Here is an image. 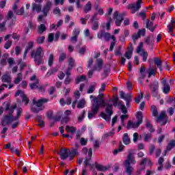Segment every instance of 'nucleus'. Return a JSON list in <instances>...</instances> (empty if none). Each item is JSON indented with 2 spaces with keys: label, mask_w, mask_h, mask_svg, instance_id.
<instances>
[{
  "label": "nucleus",
  "mask_w": 175,
  "mask_h": 175,
  "mask_svg": "<svg viewBox=\"0 0 175 175\" xmlns=\"http://www.w3.org/2000/svg\"><path fill=\"white\" fill-rule=\"evenodd\" d=\"M136 160L135 156H133V150L129 152L127 159L124 161V165H135Z\"/></svg>",
  "instance_id": "16"
},
{
  "label": "nucleus",
  "mask_w": 175,
  "mask_h": 175,
  "mask_svg": "<svg viewBox=\"0 0 175 175\" xmlns=\"http://www.w3.org/2000/svg\"><path fill=\"white\" fill-rule=\"evenodd\" d=\"M142 99H143V93H140L137 98H135V102H136V103H140V100H142Z\"/></svg>",
  "instance_id": "56"
},
{
  "label": "nucleus",
  "mask_w": 175,
  "mask_h": 175,
  "mask_svg": "<svg viewBox=\"0 0 175 175\" xmlns=\"http://www.w3.org/2000/svg\"><path fill=\"white\" fill-rule=\"evenodd\" d=\"M54 64V55L53 54H50L48 59V65L49 66H53Z\"/></svg>",
  "instance_id": "48"
},
{
  "label": "nucleus",
  "mask_w": 175,
  "mask_h": 175,
  "mask_svg": "<svg viewBox=\"0 0 175 175\" xmlns=\"http://www.w3.org/2000/svg\"><path fill=\"white\" fill-rule=\"evenodd\" d=\"M174 27H175V21H174V19H172L171 23L167 25V29H168L169 33L173 32Z\"/></svg>",
  "instance_id": "39"
},
{
  "label": "nucleus",
  "mask_w": 175,
  "mask_h": 175,
  "mask_svg": "<svg viewBox=\"0 0 175 175\" xmlns=\"http://www.w3.org/2000/svg\"><path fill=\"white\" fill-rule=\"evenodd\" d=\"M93 103L92 105V110L88 111V117L89 120H92L94 118L96 114H98V111H99V105L98 104V98H93Z\"/></svg>",
  "instance_id": "6"
},
{
  "label": "nucleus",
  "mask_w": 175,
  "mask_h": 175,
  "mask_svg": "<svg viewBox=\"0 0 175 175\" xmlns=\"http://www.w3.org/2000/svg\"><path fill=\"white\" fill-rule=\"evenodd\" d=\"M23 81V74L21 72L18 73L16 78L14 81V84H19L20 81Z\"/></svg>",
  "instance_id": "41"
},
{
  "label": "nucleus",
  "mask_w": 175,
  "mask_h": 175,
  "mask_svg": "<svg viewBox=\"0 0 175 175\" xmlns=\"http://www.w3.org/2000/svg\"><path fill=\"white\" fill-rule=\"evenodd\" d=\"M144 43L143 42H139L138 46L137 47L136 49V53L137 54H139L141 57H142V61L144 62H147V58H148V53L143 49Z\"/></svg>",
  "instance_id": "10"
},
{
  "label": "nucleus",
  "mask_w": 175,
  "mask_h": 175,
  "mask_svg": "<svg viewBox=\"0 0 175 175\" xmlns=\"http://www.w3.org/2000/svg\"><path fill=\"white\" fill-rule=\"evenodd\" d=\"M150 110L152 111V116L153 117H158V108L155 105H152Z\"/></svg>",
  "instance_id": "38"
},
{
  "label": "nucleus",
  "mask_w": 175,
  "mask_h": 175,
  "mask_svg": "<svg viewBox=\"0 0 175 175\" xmlns=\"http://www.w3.org/2000/svg\"><path fill=\"white\" fill-rule=\"evenodd\" d=\"M96 169H97V170H98V172H107V170L110 169V166H103L100 164H96L95 165Z\"/></svg>",
  "instance_id": "26"
},
{
  "label": "nucleus",
  "mask_w": 175,
  "mask_h": 175,
  "mask_svg": "<svg viewBox=\"0 0 175 175\" xmlns=\"http://www.w3.org/2000/svg\"><path fill=\"white\" fill-rule=\"evenodd\" d=\"M44 40H46V37H44V36H40L36 39V43H37V44H43Z\"/></svg>",
  "instance_id": "40"
},
{
  "label": "nucleus",
  "mask_w": 175,
  "mask_h": 175,
  "mask_svg": "<svg viewBox=\"0 0 175 175\" xmlns=\"http://www.w3.org/2000/svg\"><path fill=\"white\" fill-rule=\"evenodd\" d=\"M32 9L33 10H36V12L39 13L42 12V5H40V4L33 3L32 5Z\"/></svg>",
  "instance_id": "43"
},
{
  "label": "nucleus",
  "mask_w": 175,
  "mask_h": 175,
  "mask_svg": "<svg viewBox=\"0 0 175 175\" xmlns=\"http://www.w3.org/2000/svg\"><path fill=\"white\" fill-rule=\"evenodd\" d=\"M126 14V12L120 14L118 11L113 13V20H115V25L116 27H121L122 21H124V16Z\"/></svg>",
  "instance_id": "11"
},
{
  "label": "nucleus",
  "mask_w": 175,
  "mask_h": 175,
  "mask_svg": "<svg viewBox=\"0 0 175 175\" xmlns=\"http://www.w3.org/2000/svg\"><path fill=\"white\" fill-rule=\"evenodd\" d=\"M66 131L68 133H75L76 132V129L73 126H66Z\"/></svg>",
  "instance_id": "46"
},
{
  "label": "nucleus",
  "mask_w": 175,
  "mask_h": 175,
  "mask_svg": "<svg viewBox=\"0 0 175 175\" xmlns=\"http://www.w3.org/2000/svg\"><path fill=\"white\" fill-rule=\"evenodd\" d=\"M152 138V134L150 133L144 134V142H150V140H151Z\"/></svg>",
  "instance_id": "52"
},
{
  "label": "nucleus",
  "mask_w": 175,
  "mask_h": 175,
  "mask_svg": "<svg viewBox=\"0 0 175 175\" xmlns=\"http://www.w3.org/2000/svg\"><path fill=\"white\" fill-rule=\"evenodd\" d=\"M92 10V3L91 1H88L83 8L84 13H88Z\"/></svg>",
  "instance_id": "27"
},
{
  "label": "nucleus",
  "mask_w": 175,
  "mask_h": 175,
  "mask_svg": "<svg viewBox=\"0 0 175 175\" xmlns=\"http://www.w3.org/2000/svg\"><path fill=\"white\" fill-rule=\"evenodd\" d=\"M119 95L121 99H124V100L126 101V107H131V102H132V94H125L124 91H120Z\"/></svg>",
  "instance_id": "13"
},
{
  "label": "nucleus",
  "mask_w": 175,
  "mask_h": 175,
  "mask_svg": "<svg viewBox=\"0 0 175 175\" xmlns=\"http://www.w3.org/2000/svg\"><path fill=\"white\" fill-rule=\"evenodd\" d=\"M17 107V105H12L10 109H8L9 113L8 114V116H10V117H13V116L12 114H13L14 113V109H16Z\"/></svg>",
  "instance_id": "50"
},
{
  "label": "nucleus",
  "mask_w": 175,
  "mask_h": 175,
  "mask_svg": "<svg viewBox=\"0 0 175 175\" xmlns=\"http://www.w3.org/2000/svg\"><path fill=\"white\" fill-rule=\"evenodd\" d=\"M66 59V53L65 52H63L60 54L59 57V62H64V60Z\"/></svg>",
  "instance_id": "54"
},
{
  "label": "nucleus",
  "mask_w": 175,
  "mask_h": 175,
  "mask_svg": "<svg viewBox=\"0 0 175 175\" xmlns=\"http://www.w3.org/2000/svg\"><path fill=\"white\" fill-rule=\"evenodd\" d=\"M154 62L155 64V65H157V68H159V69L162 71V61L158 58V57H155Z\"/></svg>",
  "instance_id": "35"
},
{
  "label": "nucleus",
  "mask_w": 175,
  "mask_h": 175,
  "mask_svg": "<svg viewBox=\"0 0 175 175\" xmlns=\"http://www.w3.org/2000/svg\"><path fill=\"white\" fill-rule=\"evenodd\" d=\"M93 99H97V105H98V107H107L105 108V111L101 113V117L105 121H110L111 120V116H113V104L105 103L103 100V94L102 93H99V95L97 97H94Z\"/></svg>",
  "instance_id": "1"
},
{
  "label": "nucleus",
  "mask_w": 175,
  "mask_h": 175,
  "mask_svg": "<svg viewBox=\"0 0 175 175\" xmlns=\"http://www.w3.org/2000/svg\"><path fill=\"white\" fill-rule=\"evenodd\" d=\"M132 54H133V45L132 44H129V50L126 52L124 57H126L127 59H131V58H132Z\"/></svg>",
  "instance_id": "24"
},
{
  "label": "nucleus",
  "mask_w": 175,
  "mask_h": 175,
  "mask_svg": "<svg viewBox=\"0 0 175 175\" xmlns=\"http://www.w3.org/2000/svg\"><path fill=\"white\" fill-rule=\"evenodd\" d=\"M138 33L139 36H146V29H139Z\"/></svg>",
  "instance_id": "61"
},
{
  "label": "nucleus",
  "mask_w": 175,
  "mask_h": 175,
  "mask_svg": "<svg viewBox=\"0 0 175 175\" xmlns=\"http://www.w3.org/2000/svg\"><path fill=\"white\" fill-rule=\"evenodd\" d=\"M146 27L151 32H154V31H155V28H157V25L154 26V23L150 21H148L146 24Z\"/></svg>",
  "instance_id": "25"
},
{
  "label": "nucleus",
  "mask_w": 175,
  "mask_h": 175,
  "mask_svg": "<svg viewBox=\"0 0 175 175\" xmlns=\"http://www.w3.org/2000/svg\"><path fill=\"white\" fill-rule=\"evenodd\" d=\"M125 172L128 175H132L135 169L131 165L124 164Z\"/></svg>",
  "instance_id": "28"
},
{
  "label": "nucleus",
  "mask_w": 175,
  "mask_h": 175,
  "mask_svg": "<svg viewBox=\"0 0 175 175\" xmlns=\"http://www.w3.org/2000/svg\"><path fill=\"white\" fill-rule=\"evenodd\" d=\"M49 102V99L47 98H40L38 100H36V99H33V105L31 107V111L33 113H38L39 111H42L43 110V108H39L42 107L44 103H47Z\"/></svg>",
  "instance_id": "5"
},
{
  "label": "nucleus",
  "mask_w": 175,
  "mask_h": 175,
  "mask_svg": "<svg viewBox=\"0 0 175 175\" xmlns=\"http://www.w3.org/2000/svg\"><path fill=\"white\" fill-rule=\"evenodd\" d=\"M87 80V77L85 75H81L77 77L76 81L77 84H79V83H81V81H85Z\"/></svg>",
  "instance_id": "47"
},
{
  "label": "nucleus",
  "mask_w": 175,
  "mask_h": 175,
  "mask_svg": "<svg viewBox=\"0 0 175 175\" xmlns=\"http://www.w3.org/2000/svg\"><path fill=\"white\" fill-rule=\"evenodd\" d=\"M92 159V149L90 148L88 152V157H85L83 163H85V168L87 169V166H90V169L92 170L94 164H91V160Z\"/></svg>",
  "instance_id": "14"
},
{
  "label": "nucleus",
  "mask_w": 175,
  "mask_h": 175,
  "mask_svg": "<svg viewBox=\"0 0 175 175\" xmlns=\"http://www.w3.org/2000/svg\"><path fill=\"white\" fill-rule=\"evenodd\" d=\"M85 106V99H81L78 102L77 107L78 109H83Z\"/></svg>",
  "instance_id": "45"
},
{
  "label": "nucleus",
  "mask_w": 175,
  "mask_h": 175,
  "mask_svg": "<svg viewBox=\"0 0 175 175\" xmlns=\"http://www.w3.org/2000/svg\"><path fill=\"white\" fill-rule=\"evenodd\" d=\"M44 55V51L43 48L39 46L36 51L31 52V57H34V62L38 65H42L44 64V59L43 56Z\"/></svg>",
  "instance_id": "4"
},
{
  "label": "nucleus",
  "mask_w": 175,
  "mask_h": 175,
  "mask_svg": "<svg viewBox=\"0 0 175 175\" xmlns=\"http://www.w3.org/2000/svg\"><path fill=\"white\" fill-rule=\"evenodd\" d=\"M51 1H48L45 5V6H44L43 9H42V13L44 14V16H47V14L49 13V12H50V9H51Z\"/></svg>",
  "instance_id": "23"
},
{
  "label": "nucleus",
  "mask_w": 175,
  "mask_h": 175,
  "mask_svg": "<svg viewBox=\"0 0 175 175\" xmlns=\"http://www.w3.org/2000/svg\"><path fill=\"white\" fill-rule=\"evenodd\" d=\"M33 49V41H29L27 43V46L25 48L24 54H23V58H27V54L29 52L30 50H32Z\"/></svg>",
  "instance_id": "22"
},
{
  "label": "nucleus",
  "mask_w": 175,
  "mask_h": 175,
  "mask_svg": "<svg viewBox=\"0 0 175 175\" xmlns=\"http://www.w3.org/2000/svg\"><path fill=\"white\" fill-rule=\"evenodd\" d=\"M103 68V59L98 58L96 60V65L94 66L93 70H96L97 72H100Z\"/></svg>",
  "instance_id": "18"
},
{
  "label": "nucleus",
  "mask_w": 175,
  "mask_h": 175,
  "mask_svg": "<svg viewBox=\"0 0 175 175\" xmlns=\"http://www.w3.org/2000/svg\"><path fill=\"white\" fill-rule=\"evenodd\" d=\"M15 13L18 16H23V14H24V7H22L20 10H17Z\"/></svg>",
  "instance_id": "57"
},
{
  "label": "nucleus",
  "mask_w": 175,
  "mask_h": 175,
  "mask_svg": "<svg viewBox=\"0 0 175 175\" xmlns=\"http://www.w3.org/2000/svg\"><path fill=\"white\" fill-rule=\"evenodd\" d=\"M139 77L138 78V81L142 85H144L143 83V79L146 78V76H147L146 73L148 74V77L150 79L152 76H156L157 75V68H152V67H150L146 72V67L142 66L141 67V69L139 70Z\"/></svg>",
  "instance_id": "2"
},
{
  "label": "nucleus",
  "mask_w": 175,
  "mask_h": 175,
  "mask_svg": "<svg viewBox=\"0 0 175 175\" xmlns=\"http://www.w3.org/2000/svg\"><path fill=\"white\" fill-rule=\"evenodd\" d=\"M158 88H159V83L158 81H154L152 85V94L153 96H157V92H158Z\"/></svg>",
  "instance_id": "29"
},
{
  "label": "nucleus",
  "mask_w": 175,
  "mask_h": 175,
  "mask_svg": "<svg viewBox=\"0 0 175 175\" xmlns=\"http://www.w3.org/2000/svg\"><path fill=\"white\" fill-rule=\"evenodd\" d=\"M13 17H14L13 11H9L7 16L5 17V21L2 23H0V29L3 30L5 25H6V23L8 27H12V25L14 24V21L12 19Z\"/></svg>",
  "instance_id": "8"
},
{
  "label": "nucleus",
  "mask_w": 175,
  "mask_h": 175,
  "mask_svg": "<svg viewBox=\"0 0 175 175\" xmlns=\"http://www.w3.org/2000/svg\"><path fill=\"white\" fill-rule=\"evenodd\" d=\"M2 82L3 83H10L12 81H11V79L10 77L8 75H3L2 77Z\"/></svg>",
  "instance_id": "42"
},
{
  "label": "nucleus",
  "mask_w": 175,
  "mask_h": 175,
  "mask_svg": "<svg viewBox=\"0 0 175 175\" xmlns=\"http://www.w3.org/2000/svg\"><path fill=\"white\" fill-rule=\"evenodd\" d=\"M75 66V59L73 58L70 57L68 59V69H72Z\"/></svg>",
  "instance_id": "53"
},
{
  "label": "nucleus",
  "mask_w": 175,
  "mask_h": 175,
  "mask_svg": "<svg viewBox=\"0 0 175 175\" xmlns=\"http://www.w3.org/2000/svg\"><path fill=\"white\" fill-rule=\"evenodd\" d=\"M122 140L124 144L128 146V144H131V138H129V135L128 133H124L122 137Z\"/></svg>",
  "instance_id": "30"
},
{
  "label": "nucleus",
  "mask_w": 175,
  "mask_h": 175,
  "mask_svg": "<svg viewBox=\"0 0 175 175\" xmlns=\"http://www.w3.org/2000/svg\"><path fill=\"white\" fill-rule=\"evenodd\" d=\"M46 29H47L46 25L44 24H41L38 27V33L40 35H42V33H43V32H44Z\"/></svg>",
  "instance_id": "33"
},
{
  "label": "nucleus",
  "mask_w": 175,
  "mask_h": 175,
  "mask_svg": "<svg viewBox=\"0 0 175 175\" xmlns=\"http://www.w3.org/2000/svg\"><path fill=\"white\" fill-rule=\"evenodd\" d=\"M109 102H112V109H113V106L115 107H117V104L118 103V96H114L112 99L109 100Z\"/></svg>",
  "instance_id": "44"
},
{
  "label": "nucleus",
  "mask_w": 175,
  "mask_h": 175,
  "mask_svg": "<svg viewBox=\"0 0 175 175\" xmlns=\"http://www.w3.org/2000/svg\"><path fill=\"white\" fill-rule=\"evenodd\" d=\"M53 13H54V14H57L58 16H61V10L59 9V8L56 7L53 10Z\"/></svg>",
  "instance_id": "60"
},
{
  "label": "nucleus",
  "mask_w": 175,
  "mask_h": 175,
  "mask_svg": "<svg viewBox=\"0 0 175 175\" xmlns=\"http://www.w3.org/2000/svg\"><path fill=\"white\" fill-rule=\"evenodd\" d=\"M146 126L149 129V132L152 133V132H155V129H154V127H152V124L150 123V120L146 119Z\"/></svg>",
  "instance_id": "31"
},
{
  "label": "nucleus",
  "mask_w": 175,
  "mask_h": 175,
  "mask_svg": "<svg viewBox=\"0 0 175 175\" xmlns=\"http://www.w3.org/2000/svg\"><path fill=\"white\" fill-rule=\"evenodd\" d=\"M166 117V111H162L159 117H157V121H160V120H163Z\"/></svg>",
  "instance_id": "55"
},
{
  "label": "nucleus",
  "mask_w": 175,
  "mask_h": 175,
  "mask_svg": "<svg viewBox=\"0 0 175 175\" xmlns=\"http://www.w3.org/2000/svg\"><path fill=\"white\" fill-rule=\"evenodd\" d=\"M12 46V41L8 40L6 42V43L4 45V48L6 49V50H8V49H10V46Z\"/></svg>",
  "instance_id": "63"
},
{
  "label": "nucleus",
  "mask_w": 175,
  "mask_h": 175,
  "mask_svg": "<svg viewBox=\"0 0 175 175\" xmlns=\"http://www.w3.org/2000/svg\"><path fill=\"white\" fill-rule=\"evenodd\" d=\"M161 84L163 85V92L164 94H169L170 92V85H169L167 81L165 78L161 79Z\"/></svg>",
  "instance_id": "17"
},
{
  "label": "nucleus",
  "mask_w": 175,
  "mask_h": 175,
  "mask_svg": "<svg viewBox=\"0 0 175 175\" xmlns=\"http://www.w3.org/2000/svg\"><path fill=\"white\" fill-rule=\"evenodd\" d=\"M155 41L154 40V36H148L145 42L148 46H149V50H152L154 49V42Z\"/></svg>",
  "instance_id": "21"
},
{
  "label": "nucleus",
  "mask_w": 175,
  "mask_h": 175,
  "mask_svg": "<svg viewBox=\"0 0 175 175\" xmlns=\"http://www.w3.org/2000/svg\"><path fill=\"white\" fill-rule=\"evenodd\" d=\"M70 152V150L67 148L62 149L60 151L59 157L61 159L65 161V159H68L69 157V154Z\"/></svg>",
  "instance_id": "20"
},
{
  "label": "nucleus",
  "mask_w": 175,
  "mask_h": 175,
  "mask_svg": "<svg viewBox=\"0 0 175 175\" xmlns=\"http://www.w3.org/2000/svg\"><path fill=\"white\" fill-rule=\"evenodd\" d=\"M21 113H23V109L18 108L16 117L10 116L9 115L4 116L1 120V125H2V126H6L7 125H9V124H12L13 121H17V120L20 118Z\"/></svg>",
  "instance_id": "3"
},
{
  "label": "nucleus",
  "mask_w": 175,
  "mask_h": 175,
  "mask_svg": "<svg viewBox=\"0 0 175 175\" xmlns=\"http://www.w3.org/2000/svg\"><path fill=\"white\" fill-rule=\"evenodd\" d=\"M58 69H59L58 67H55L51 68L49 71L47 72L46 75V77H49V76H51L55 73H57V72H58Z\"/></svg>",
  "instance_id": "37"
},
{
  "label": "nucleus",
  "mask_w": 175,
  "mask_h": 175,
  "mask_svg": "<svg viewBox=\"0 0 175 175\" xmlns=\"http://www.w3.org/2000/svg\"><path fill=\"white\" fill-rule=\"evenodd\" d=\"M20 95L22 98L23 102H25V106H27V104L29 103V99L28 98V97H27L25 94H24V92H23L22 90H18L15 94V96H18Z\"/></svg>",
  "instance_id": "19"
},
{
  "label": "nucleus",
  "mask_w": 175,
  "mask_h": 175,
  "mask_svg": "<svg viewBox=\"0 0 175 175\" xmlns=\"http://www.w3.org/2000/svg\"><path fill=\"white\" fill-rule=\"evenodd\" d=\"M122 49V46H118L115 51V55H122L121 54V49Z\"/></svg>",
  "instance_id": "64"
},
{
  "label": "nucleus",
  "mask_w": 175,
  "mask_h": 175,
  "mask_svg": "<svg viewBox=\"0 0 175 175\" xmlns=\"http://www.w3.org/2000/svg\"><path fill=\"white\" fill-rule=\"evenodd\" d=\"M139 16L140 17L142 18V20H146V17L147 16V13L146 12L145 10H142L141 12H139Z\"/></svg>",
  "instance_id": "58"
},
{
  "label": "nucleus",
  "mask_w": 175,
  "mask_h": 175,
  "mask_svg": "<svg viewBox=\"0 0 175 175\" xmlns=\"http://www.w3.org/2000/svg\"><path fill=\"white\" fill-rule=\"evenodd\" d=\"M38 84H39V81L36 80V81H35L34 83H29V85L31 90H36V89H38Z\"/></svg>",
  "instance_id": "49"
},
{
  "label": "nucleus",
  "mask_w": 175,
  "mask_h": 175,
  "mask_svg": "<svg viewBox=\"0 0 175 175\" xmlns=\"http://www.w3.org/2000/svg\"><path fill=\"white\" fill-rule=\"evenodd\" d=\"M94 9L95 10H96L97 14H99L100 16H103V14H105V12H103V9H102V8H99V5L98 4H95L94 5Z\"/></svg>",
  "instance_id": "32"
},
{
  "label": "nucleus",
  "mask_w": 175,
  "mask_h": 175,
  "mask_svg": "<svg viewBox=\"0 0 175 175\" xmlns=\"http://www.w3.org/2000/svg\"><path fill=\"white\" fill-rule=\"evenodd\" d=\"M79 35H80V29H75L72 31V36H77L79 38Z\"/></svg>",
  "instance_id": "59"
},
{
  "label": "nucleus",
  "mask_w": 175,
  "mask_h": 175,
  "mask_svg": "<svg viewBox=\"0 0 175 175\" xmlns=\"http://www.w3.org/2000/svg\"><path fill=\"white\" fill-rule=\"evenodd\" d=\"M46 117H48V118L51 119L53 118V120H55V121H59L61 120V116L59 117H53V111H49L46 113Z\"/></svg>",
  "instance_id": "34"
},
{
  "label": "nucleus",
  "mask_w": 175,
  "mask_h": 175,
  "mask_svg": "<svg viewBox=\"0 0 175 175\" xmlns=\"http://www.w3.org/2000/svg\"><path fill=\"white\" fill-rule=\"evenodd\" d=\"M84 116H85V111H83L81 113V115L78 117V121H79V122H81V121H83V120H84Z\"/></svg>",
  "instance_id": "62"
},
{
  "label": "nucleus",
  "mask_w": 175,
  "mask_h": 175,
  "mask_svg": "<svg viewBox=\"0 0 175 175\" xmlns=\"http://www.w3.org/2000/svg\"><path fill=\"white\" fill-rule=\"evenodd\" d=\"M97 38L98 39H102V38H104L106 42H109L111 39H112L113 42H116V36L113 35L111 36L110 33L106 32L105 30H100L97 33Z\"/></svg>",
  "instance_id": "9"
},
{
  "label": "nucleus",
  "mask_w": 175,
  "mask_h": 175,
  "mask_svg": "<svg viewBox=\"0 0 175 175\" xmlns=\"http://www.w3.org/2000/svg\"><path fill=\"white\" fill-rule=\"evenodd\" d=\"M99 18H98V13H94L90 19V23H92V29L96 31L99 28Z\"/></svg>",
  "instance_id": "15"
},
{
  "label": "nucleus",
  "mask_w": 175,
  "mask_h": 175,
  "mask_svg": "<svg viewBox=\"0 0 175 175\" xmlns=\"http://www.w3.org/2000/svg\"><path fill=\"white\" fill-rule=\"evenodd\" d=\"M137 122H132V121H129L127 123V129H131V128H139V126L143 122V112H137Z\"/></svg>",
  "instance_id": "7"
},
{
  "label": "nucleus",
  "mask_w": 175,
  "mask_h": 175,
  "mask_svg": "<svg viewBox=\"0 0 175 175\" xmlns=\"http://www.w3.org/2000/svg\"><path fill=\"white\" fill-rule=\"evenodd\" d=\"M142 3H143V0H137L135 3L129 4L128 9H131V13L135 14L142 8Z\"/></svg>",
  "instance_id": "12"
},
{
  "label": "nucleus",
  "mask_w": 175,
  "mask_h": 175,
  "mask_svg": "<svg viewBox=\"0 0 175 175\" xmlns=\"http://www.w3.org/2000/svg\"><path fill=\"white\" fill-rule=\"evenodd\" d=\"M163 162H165V159L163 157H160L158 159V165L160 166L158 167L157 170L161 171L163 169Z\"/></svg>",
  "instance_id": "36"
},
{
  "label": "nucleus",
  "mask_w": 175,
  "mask_h": 175,
  "mask_svg": "<svg viewBox=\"0 0 175 175\" xmlns=\"http://www.w3.org/2000/svg\"><path fill=\"white\" fill-rule=\"evenodd\" d=\"M96 87V83H94V85H91L89 87V88L87 91V93L88 94H92L94 92V91H95Z\"/></svg>",
  "instance_id": "51"
}]
</instances>
